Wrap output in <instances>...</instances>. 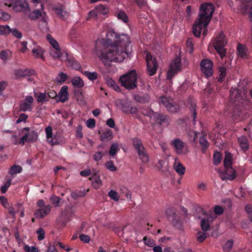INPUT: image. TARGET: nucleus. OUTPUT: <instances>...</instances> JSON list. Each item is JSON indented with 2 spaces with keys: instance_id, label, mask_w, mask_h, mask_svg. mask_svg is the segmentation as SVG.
<instances>
[{
  "instance_id": "obj_1",
  "label": "nucleus",
  "mask_w": 252,
  "mask_h": 252,
  "mask_svg": "<svg viewBox=\"0 0 252 252\" xmlns=\"http://www.w3.org/2000/svg\"><path fill=\"white\" fill-rule=\"evenodd\" d=\"M130 42L127 34L109 31L106 39L98 38L95 41L94 53L105 65L112 62H122L129 56Z\"/></svg>"
},
{
  "instance_id": "obj_2",
  "label": "nucleus",
  "mask_w": 252,
  "mask_h": 252,
  "mask_svg": "<svg viewBox=\"0 0 252 252\" xmlns=\"http://www.w3.org/2000/svg\"><path fill=\"white\" fill-rule=\"evenodd\" d=\"M215 7L210 3H204L201 5L199 18L197 19L192 27L193 33L196 37L200 36L203 28H206L209 24L214 12Z\"/></svg>"
},
{
  "instance_id": "obj_3",
  "label": "nucleus",
  "mask_w": 252,
  "mask_h": 252,
  "mask_svg": "<svg viewBox=\"0 0 252 252\" xmlns=\"http://www.w3.org/2000/svg\"><path fill=\"white\" fill-rule=\"evenodd\" d=\"M249 101L238 96L230 106L231 117L234 122L243 121L249 117Z\"/></svg>"
},
{
  "instance_id": "obj_4",
  "label": "nucleus",
  "mask_w": 252,
  "mask_h": 252,
  "mask_svg": "<svg viewBox=\"0 0 252 252\" xmlns=\"http://www.w3.org/2000/svg\"><path fill=\"white\" fill-rule=\"evenodd\" d=\"M120 81L122 86L128 90H133L137 86V75L135 70H131L121 76Z\"/></svg>"
},
{
  "instance_id": "obj_5",
  "label": "nucleus",
  "mask_w": 252,
  "mask_h": 252,
  "mask_svg": "<svg viewBox=\"0 0 252 252\" xmlns=\"http://www.w3.org/2000/svg\"><path fill=\"white\" fill-rule=\"evenodd\" d=\"M227 43L226 38L222 32H220L213 40L214 47L221 58L226 55L224 47Z\"/></svg>"
},
{
  "instance_id": "obj_6",
  "label": "nucleus",
  "mask_w": 252,
  "mask_h": 252,
  "mask_svg": "<svg viewBox=\"0 0 252 252\" xmlns=\"http://www.w3.org/2000/svg\"><path fill=\"white\" fill-rule=\"evenodd\" d=\"M117 107L126 114H134L137 112V108L133 106L132 101L128 99H118L116 101Z\"/></svg>"
},
{
  "instance_id": "obj_7",
  "label": "nucleus",
  "mask_w": 252,
  "mask_h": 252,
  "mask_svg": "<svg viewBox=\"0 0 252 252\" xmlns=\"http://www.w3.org/2000/svg\"><path fill=\"white\" fill-rule=\"evenodd\" d=\"M8 7H12L16 12H30V8L27 0H7L5 3Z\"/></svg>"
},
{
  "instance_id": "obj_8",
  "label": "nucleus",
  "mask_w": 252,
  "mask_h": 252,
  "mask_svg": "<svg viewBox=\"0 0 252 252\" xmlns=\"http://www.w3.org/2000/svg\"><path fill=\"white\" fill-rule=\"evenodd\" d=\"M159 101L160 105L164 106L169 112L176 113L180 109L179 105L169 97L162 96L159 98Z\"/></svg>"
},
{
  "instance_id": "obj_9",
  "label": "nucleus",
  "mask_w": 252,
  "mask_h": 252,
  "mask_svg": "<svg viewBox=\"0 0 252 252\" xmlns=\"http://www.w3.org/2000/svg\"><path fill=\"white\" fill-rule=\"evenodd\" d=\"M146 61L148 74L150 76L154 75L156 73L158 67L156 58L148 53L146 55Z\"/></svg>"
},
{
  "instance_id": "obj_10",
  "label": "nucleus",
  "mask_w": 252,
  "mask_h": 252,
  "mask_svg": "<svg viewBox=\"0 0 252 252\" xmlns=\"http://www.w3.org/2000/svg\"><path fill=\"white\" fill-rule=\"evenodd\" d=\"M181 69V59L179 57H177L170 63V67L167 72L166 79L171 80Z\"/></svg>"
},
{
  "instance_id": "obj_11",
  "label": "nucleus",
  "mask_w": 252,
  "mask_h": 252,
  "mask_svg": "<svg viewBox=\"0 0 252 252\" xmlns=\"http://www.w3.org/2000/svg\"><path fill=\"white\" fill-rule=\"evenodd\" d=\"M21 133H24L21 138V143L25 144L26 142H34L37 138V132L34 130L30 131V128L26 127L22 129Z\"/></svg>"
},
{
  "instance_id": "obj_12",
  "label": "nucleus",
  "mask_w": 252,
  "mask_h": 252,
  "mask_svg": "<svg viewBox=\"0 0 252 252\" xmlns=\"http://www.w3.org/2000/svg\"><path fill=\"white\" fill-rule=\"evenodd\" d=\"M213 63L209 59H203L200 63L201 71L206 77L211 76L213 73Z\"/></svg>"
},
{
  "instance_id": "obj_13",
  "label": "nucleus",
  "mask_w": 252,
  "mask_h": 252,
  "mask_svg": "<svg viewBox=\"0 0 252 252\" xmlns=\"http://www.w3.org/2000/svg\"><path fill=\"white\" fill-rule=\"evenodd\" d=\"M216 216L212 212H208V214L201 220L200 226L203 231H206L210 228V223L213 222L216 218Z\"/></svg>"
},
{
  "instance_id": "obj_14",
  "label": "nucleus",
  "mask_w": 252,
  "mask_h": 252,
  "mask_svg": "<svg viewBox=\"0 0 252 252\" xmlns=\"http://www.w3.org/2000/svg\"><path fill=\"white\" fill-rule=\"evenodd\" d=\"M170 145L173 147L175 153L178 155L184 154L186 143L179 138H175L171 141Z\"/></svg>"
},
{
  "instance_id": "obj_15",
  "label": "nucleus",
  "mask_w": 252,
  "mask_h": 252,
  "mask_svg": "<svg viewBox=\"0 0 252 252\" xmlns=\"http://www.w3.org/2000/svg\"><path fill=\"white\" fill-rule=\"evenodd\" d=\"M225 170L224 173L219 171L220 178L222 180H233L236 178V173L235 170L232 168L231 166L224 167Z\"/></svg>"
},
{
  "instance_id": "obj_16",
  "label": "nucleus",
  "mask_w": 252,
  "mask_h": 252,
  "mask_svg": "<svg viewBox=\"0 0 252 252\" xmlns=\"http://www.w3.org/2000/svg\"><path fill=\"white\" fill-rule=\"evenodd\" d=\"M166 215L169 219H172L173 224L177 228L181 229L182 228V224L180 220L176 218L175 211L173 208H169L165 212Z\"/></svg>"
},
{
  "instance_id": "obj_17",
  "label": "nucleus",
  "mask_w": 252,
  "mask_h": 252,
  "mask_svg": "<svg viewBox=\"0 0 252 252\" xmlns=\"http://www.w3.org/2000/svg\"><path fill=\"white\" fill-rule=\"evenodd\" d=\"M207 135V133L205 131H203L201 133L196 132L194 133V140L198 137L199 138V143L202 146V151L205 153L207 149L209 147V143L205 137Z\"/></svg>"
},
{
  "instance_id": "obj_18",
  "label": "nucleus",
  "mask_w": 252,
  "mask_h": 252,
  "mask_svg": "<svg viewBox=\"0 0 252 252\" xmlns=\"http://www.w3.org/2000/svg\"><path fill=\"white\" fill-rule=\"evenodd\" d=\"M52 207L50 205H47L45 207L40 208L34 212V216L37 219H43L47 216L51 212Z\"/></svg>"
},
{
  "instance_id": "obj_19",
  "label": "nucleus",
  "mask_w": 252,
  "mask_h": 252,
  "mask_svg": "<svg viewBox=\"0 0 252 252\" xmlns=\"http://www.w3.org/2000/svg\"><path fill=\"white\" fill-rule=\"evenodd\" d=\"M65 56L67 66L76 70L81 68L80 63L75 60L72 56L69 55L68 53H65Z\"/></svg>"
},
{
  "instance_id": "obj_20",
  "label": "nucleus",
  "mask_w": 252,
  "mask_h": 252,
  "mask_svg": "<svg viewBox=\"0 0 252 252\" xmlns=\"http://www.w3.org/2000/svg\"><path fill=\"white\" fill-rule=\"evenodd\" d=\"M33 102V98L32 96L30 95L26 96L24 101L20 104V110L24 112L27 110H31L32 108L31 106Z\"/></svg>"
},
{
  "instance_id": "obj_21",
  "label": "nucleus",
  "mask_w": 252,
  "mask_h": 252,
  "mask_svg": "<svg viewBox=\"0 0 252 252\" xmlns=\"http://www.w3.org/2000/svg\"><path fill=\"white\" fill-rule=\"evenodd\" d=\"M53 10L58 17L62 20H64L68 17V13L64 10V6L63 4L55 6Z\"/></svg>"
},
{
  "instance_id": "obj_22",
  "label": "nucleus",
  "mask_w": 252,
  "mask_h": 252,
  "mask_svg": "<svg viewBox=\"0 0 252 252\" xmlns=\"http://www.w3.org/2000/svg\"><path fill=\"white\" fill-rule=\"evenodd\" d=\"M73 214V211L71 208H66L64 211L62 212V223L64 226L71 220Z\"/></svg>"
},
{
  "instance_id": "obj_23",
  "label": "nucleus",
  "mask_w": 252,
  "mask_h": 252,
  "mask_svg": "<svg viewBox=\"0 0 252 252\" xmlns=\"http://www.w3.org/2000/svg\"><path fill=\"white\" fill-rule=\"evenodd\" d=\"M153 119L160 125L167 126L169 124L168 117L160 113L156 112Z\"/></svg>"
},
{
  "instance_id": "obj_24",
  "label": "nucleus",
  "mask_w": 252,
  "mask_h": 252,
  "mask_svg": "<svg viewBox=\"0 0 252 252\" xmlns=\"http://www.w3.org/2000/svg\"><path fill=\"white\" fill-rule=\"evenodd\" d=\"M135 151H136L139 158L142 162L146 163L149 161V155L144 146L140 148H138Z\"/></svg>"
},
{
  "instance_id": "obj_25",
  "label": "nucleus",
  "mask_w": 252,
  "mask_h": 252,
  "mask_svg": "<svg viewBox=\"0 0 252 252\" xmlns=\"http://www.w3.org/2000/svg\"><path fill=\"white\" fill-rule=\"evenodd\" d=\"M32 53L34 58L36 59L40 58L42 60H45V58L43 56L44 50L40 46H35L34 47L32 50Z\"/></svg>"
},
{
  "instance_id": "obj_26",
  "label": "nucleus",
  "mask_w": 252,
  "mask_h": 252,
  "mask_svg": "<svg viewBox=\"0 0 252 252\" xmlns=\"http://www.w3.org/2000/svg\"><path fill=\"white\" fill-rule=\"evenodd\" d=\"M188 107L190 112L191 118L192 119L193 124L195 123V119L196 117V103L192 100H189Z\"/></svg>"
},
{
  "instance_id": "obj_27",
  "label": "nucleus",
  "mask_w": 252,
  "mask_h": 252,
  "mask_svg": "<svg viewBox=\"0 0 252 252\" xmlns=\"http://www.w3.org/2000/svg\"><path fill=\"white\" fill-rule=\"evenodd\" d=\"M68 87L63 86L62 87L59 94V101L62 102H65L68 99Z\"/></svg>"
},
{
  "instance_id": "obj_28",
  "label": "nucleus",
  "mask_w": 252,
  "mask_h": 252,
  "mask_svg": "<svg viewBox=\"0 0 252 252\" xmlns=\"http://www.w3.org/2000/svg\"><path fill=\"white\" fill-rule=\"evenodd\" d=\"M204 94L205 97H211L212 99L216 95V92L210 83H208L207 87L204 90Z\"/></svg>"
},
{
  "instance_id": "obj_29",
  "label": "nucleus",
  "mask_w": 252,
  "mask_h": 252,
  "mask_svg": "<svg viewBox=\"0 0 252 252\" xmlns=\"http://www.w3.org/2000/svg\"><path fill=\"white\" fill-rule=\"evenodd\" d=\"M89 180L92 181L93 187L96 189H99L102 185V182L99 176L96 174L90 177Z\"/></svg>"
},
{
  "instance_id": "obj_30",
  "label": "nucleus",
  "mask_w": 252,
  "mask_h": 252,
  "mask_svg": "<svg viewBox=\"0 0 252 252\" xmlns=\"http://www.w3.org/2000/svg\"><path fill=\"white\" fill-rule=\"evenodd\" d=\"M173 167L176 172L180 176L185 174L186 168L177 158L175 160Z\"/></svg>"
},
{
  "instance_id": "obj_31",
  "label": "nucleus",
  "mask_w": 252,
  "mask_h": 252,
  "mask_svg": "<svg viewBox=\"0 0 252 252\" xmlns=\"http://www.w3.org/2000/svg\"><path fill=\"white\" fill-rule=\"evenodd\" d=\"M22 170L23 168L21 166L14 164L10 167L8 170V173L11 176V179H13L17 174L21 173Z\"/></svg>"
},
{
  "instance_id": "obj_32",
  "label": "nucleus",
  "mask_w": 252,
  "mask_h": 252,
  "mask_svg": "<svg viewBox=\"0 0 252 252\" xmlns=\"http://www.w3.org/2000/svg\"><path fill=\"white\" fill-rule=\"evenodd\" d=\"M237 52L239 57L246 59L248 58L247 48L246 46L242 44H238L237 46Z\"/></svg>"
},
{
  "instance_id": "obj_33",
  "label": "nucleus",
  "mask_w": 252,
  "mask_h": 252,
  "mask_svg": "<svg viewBox=\"0 0 252 252\" xmlns=\"http://www.w3.org/2000/svg\"><path fill=\"white\" fill-rule=\"evenodd\" d=\"M238 141L241 148L243 151H246L249 149V142L246 136H240L238 138Z\"/></svg>"
},
{
  "instance_id": "obj_34",
  "label": "nucleus",
  "mask_w": 252,
  "mask_h": 252,
  "mask_svg": "<svg viewBox=\"0 0 252 252\" xmlns=\"http://www.w3.org/2000/svg\"><path fill=\"white\" fill-rule=\"evenodd\" d=\"M250 6L251 7L249 12V19L252 22V0H247V1H243L242 3L241 7L246 11L249 9Z\"/></svg>"
},
{
  "instance_id": "obj_35",
  "label": "nucleus",
  "mask_w": 252,
  "mask_h": 252,
  "mask_svg": "<svg viewBox=\"0 0 252 252\" xmlns=\"http://www.w3.org/2000/svg\"><path fill=\"white\" fill-rule=\"evenodd\" d=\"M45 133L48 142L51 145L53 146L57 144L53 139V129L51 126H48L45 128Z\"/></svg>"
},
{
  "instance_id": "obj_36",
  "label": "nucleus",
  "mask_w": 252,
  "mask_h": 252,
  "mask_svg": "<svg viewBox=\"0 0 252 252\" xmlns=\"http://www.w3.org/2000/svg\"><path fill=\"white\" fill-rule=\"evenodd\" d=\"M71 83L74 87L81 89L84 86L83 80L78 76L74 77L71 80Z\"/></svg>"
},
{
  "instance_id": "obj_37",
  "label": "nucleus",
  "mask_w": 252,
  "mask_h": 252,
  "mask_svg": "<svg viewBox=\"0 0 252 252\" xmlns=\"http://www.w3.org/2000/svg\"><path fill=\"white\" fill-rule=\"evenodd\" d=\"M12 54V52L10 50H2L0 52V59L5 63L11 57Z\"/></svg>"
},
{
  "instance_id": "obj_38",
  "label": "nucleus",
  "mask_w": 252,
  "mask_h": 252,
  "mask_svg": "<svg viewBox=\"0 0 252 252\" xmlns=\"http://www.w3.org/2000/svg\"><path fill=\"white\" fill-rule=\"evenodd\" d=\"M25 14L28 15L29 18L32 20H35L41 16V12L39 9H36L32 12H31L30 10V12L26 11Z\"/></svg>"
},
{
  "instance_id": "obj_39",
  "label": "nucleus",
  "mask_w": 252,
  "mask_h": 252,
  "mask_svg": "<svg viewBox=\"0 0 252 252\" xmlns=\"http://www.w3.org/2000/svg\"><path fill=\"white\" fill-rule=\"evenodd\" d=\"M135 100L139 103H146L149 102L150 96L147 94H143L142 95H135L134 96Z\"/></svg>"
},
{
  "instance_id": "obj_40",
  "label": "nucleus",
  "mask_w": 252,
  "mask_h": 252,
  "mask_svg": "<svg viewBox=\"0 0 252 252\" xmlns=\"http://www.w3.org/2000/svg\"><path fill=\"white\" fill-rule=\"evenodd\" d=\"M219 77L218 78L217 82L221 83L223 82L226 74V67L221 66L219 67Z\"/></svg>"
},
{
  "instance_id": "obj_41",
  "label": "nucleus",
  "mask_w": 252,
  "mask_h": 252,
  "mask_svg": "<svg viewBox=\"0 0 252 252\" xmlns=\"http://www.w3.org/2000/svg\"><path fill=\"white\" fill-rule=\"evenodd\" d=\"M116 17L119 20H121L124 23L127 24L128 22V18L124 10H119L117 12Z\"/></svg>"
},
{
  "instance_id": "obj_42",
  "label": "nucleus",
  "mask_w": 252,
  "mask_h": 252,
  "mask_svg": "<svg viewBox=\"0 0 252 252\" xmlns=\"http://www.w3.org/2000/svg\"><path fill=\"white\" fill-rule=\"evenodd\" d=\"M61 200L62 199L60 197L54 194L52 195L50 198V201L55 207H59L62 205Z\"/></svg>"
},
{
  "instance_id": "obj_43",
  "label": "nucleus",
  "mask_w": 252,
  "mask_h": 252,
  "mask_svg": "<svg viewBox=\"0 0 252 252\" xmlns=\"http://www.w3.org/2000/svg\"><path fill=\"white\" fill-rule=\"evenodd\" d=\"M232 163V155L229 153L226 152L225 153V158L223 160V164L224 167H228L231 166Z\"/></svg>"
},
{
  "instance_id": "obj_44",
  "label": "nucleus",
  "mask_w": 252,
  "mask_h": 252,
  "mask_svg": "<svg viewBox=\"0 0 252 252\" xmlns=\"http://www.w3.org/2000/svg\"><path fill=\"white\" fill-rule=\"evenodd\" d=\"M47 39L54 49H58L60 47L58 42L50 34L47 35Z\"/></svg>"
},
{
  "instance_id": "obj_45",
  "label": "nucleus",
  "mask_w": 252,
  "mask_h": 252,
  "mask_svg": "<svg viewBox=\"0 0 252 252\" xmlns=\"http://www.w3.org/2000/svg\"><path fill=\"white\" fill-rule=\"evenodd\" d=\"M113 137V133L111 130L108 129L104 131L101 135V140L103 141L104 140H108L111 139Z\"/></svg>"
},
{
  "instance_id": "obj_46",
  "label": "nucleus",
  "mask_w": 252,
  "mask_h": 252,
  "mask_svg": "<svg viewBox=\"0 0 252 252\" xmlns=\"http://www.w3.org/2000/svg\"><path fill=\"white\" fill-rule=\"evenodd\" d=\"M35 96L37 97V101L39 103H43L49 100L46 93H40L38 95L35 94Z\"/></svg>"
},
{
  "instance_id": "obj_47",
  "label": "nucleus",
  "mask_w": 252,
  "mask_h": 252,
  "mask_svg": "<svg viewBox=\"0 0 252 252\" xmlns=\"http://www.w3.org/2000/svg\"><path fill=\"white\" fill-rule=\"evenodd\" d=\"M82 73L91 81H94L96 79L97 77V73L96 72H91L86 71L83 72Z\"/></svg>"
},
{
  "instance_id": "obj_48",
  "label": "nucleus",
  "mask_w": 252,
  "mask_h": 252,
  "mask_svg": "<svg viewBox=\"0 0 252 252\" xmlns=\"http://www.w3.org/2000/svg\"><path fill=\"white\" fill-rule=\"evenodd\" d=\"M132 142L133 147L135 150L144 146L142 141L138 138H133L132 139Z\"/></svg>"
},
{
  "instance_id": "obj_49",
  "label": "nucleus",
  "mask_w": 252,
  "mask_h": 252,
  "mask_svg": "<svg viewBox=\"0 0 252 252\" xmlns=\"http://www.w3.org/2000/svg\"><path fill=\"white\" fill-rule=\"evenodd\" d=\"M222 157L220 153L219 152H216L213 156V163L215 165H218L221 161Z\"/></svg>"
},
{
  "instance_id": "obj_50",
  "label": "nucleus",
  "mask_w": 252,
  "mask_h": 252,
  "mask_svg": "<svg viewBox=\"0 0 252 252\" xmlns=\"http://www.w3.org/2000/svg\"><path fill=\"white\" fill-rule=\"evenodd\" d=\"M95 8L98 14L105 15L109 12L108 9L103 5H99Z\"/></svg>"
},
{
  "instance_id": "obj_51",
  "label": "nucleus",
  "mask_w": 252,
  "mask_h": 252,
  "mask_svg": "<svg viewBox=\"0 0 252 252\" xmlns=\"http://www.w3.org/2000/svg\"><path fill=\"white\" fill-rule=\"evenodd\" d=\"M143 241L144 244L149 247H153L156 245L155 241L153 239L147 237V236L144 237Z\"/></svg>"
},
{
  "instance_id": "obj_52",
  "label": "nucleus",
  "mask_w": 252,
  "mask_h": 252,
  "mask_svg": "<svg viewBox=\"0 0 252 252\" xmlns=\"http://www.w3.org/2000/svg\"><path fill=\"white\" fill-rule=\"evenodd\" d=\"M207 238V235L204 231H199L196 234V240L199 243L203 242Z\"/></svg>"
},
{
  "instance_id": "obj_53",
  "label": "nucleus",
  "mask_w": 252,
  "mask_h": 252,
  "mask_svg": "<svg viewBox=\"0 0 252 252\" xmlns=\"http://www.w3.org/2000/svg\"><path fill=\"white\" fill-rule=\"evenodd\" d=\"M10 33V28L9 26L0 25V34L3 35H8Z\"/></svg>"
},
{
  "instance_id": "obj_54",
  "label": "nucleus",
  "mask_w": 252,
  "mask_h": 252,
  "mask_svg": "<svg viewBox=\"0 0 252 252\" xmlns=\"http://www.w3.org/2000/svg\"><path fill=\"white\" fill-rule=\"evenodd\" d=\"M156 113V112H154V111L150 108L144 109L142 111V113L144 115L149 117L151 119H153Z\"/></svg>"
},
{
  "instance_id": "obj_55",
  "label": "nucleus",
  "mask_w": 252,
  "mask_h": 252,
  "mask_svg": "<svg viewBox=\"0 0 252 252\" xmlns=\"http://www.w3.org/2000/svg\"><path fill=\"white\" fill-rule=\"evenodd\" d=\"M51 55L54 58H60L61 56L60 47L58 49H54L50 51Z\"/></svg>"
},
{
  "instance_id": "obj_56",
  "label": "nucleus",
  "mask_w": 252,
  "mask_h": 252,
  "mask_svg": "<svg viewBox=\"0 0 252 252\" xmlns=\"http://www.w3.org/2000/svg\"><path fill=\"white\" fill-rule=\"evenodd\" d=\"M233 245V241L232 240H228L223 246V250L224 252H229Z\"/></svg>"
},
{
  "instance_id": "obj_57",
  "label": "nucleus",
  "mask_w": 252,
  "mask_h": 252,
  "mask_svg": "<svg viewBox=\"0 0 252 252\" xmlns=\"http://www.w3.org/2000/svg\"><path fill=\"white\" fill-rule=\"evenodd\" d=\"M108 196L114 201H117L119 199L118 193L114 190H111L108 193Z\"/></svg>"
},
{
  "instance_id": "obj_58",
  "label": "nucleus",
  "mask_w": 252,
  "mask_h": 252,
  "mask_svg": "<svg viewBox=\"0 0 252 252\" xmlns=\"http://www.w3.org/2000/svg\"><path fill=\"white\" fill-rule=\"evenodd\" d=\"M10 33H12V35L15 37H16L18 39H20L22 37V33L21 32L19 31L17 29H11L10 28Z\"/></svg>"
},
{
  "instance_id": "obj_59",
  "label": "nucleus",
  "mask_w": 252,
  "mask_h": 252,
  "mask_svg": "<svg viewBox=\"0 0 252 252\" xmlns=\"http://www.w3.org/2000/svg\"><path fill=\"white\" fill-rule=\"evenodd\" d=\"M12 183V179H8L4 185L1 187V192L2 193H5L7 189L10 186Z\"/></svg>"
},
{
  "instance_id": "obj_60",
  "label": "nucleus",
  "mask_w": 252,
  "mask_h": 252,
  "mask_svg": "<svg viewBox=\"0 0 252 252\" xmlns=\"http://www.w3.org/2000/svg\"><path fill=\"white\" fill-rule=\"evenodd\" d=\"M245 210L248 214V217L252 222V206L248 204L245 207Z\"/></svg>"
},
{
  "instance_id": "obj_61",
  "label": "nucleus",
  "mask_w": 252,
  "mask_h": 252,
  "mask_svg": "<svg viewBox=\"0 0 252 252\" xmlns=\"http://www.w3.org/2000/svg\"><path fill=\"white\" fill-rule=\"evenodd\" d=\"M118 150V146L117 144H113L110 148L109 155L111 156H114Z\"/></svg>"
},
{
  "instance_id": "obj_62",
  "label": "nucleus",
  "mask_w": 252,
  "mask_h": 252,
  "mask_svg": "<svg viewBox=\"0 0 252 252\" xmlns=\"http://www.w3.org/2000/svg\"><path fill=\"white\" fill-rule=\"evenodd\" d=\"M36 233L38 235V240H42L45 238V231L42 228H38L36 231Z\"/></svg>"
},
{
  "instance_id": "obj_63",
  "label": "nucleus",
  "mask_w": 252,
  "mask_h": 252,
  "mask_svg": "<svg viewBox=\"0 0 252 252\" xmlns=\"http://www.w3.org/2000/svg\"><path fill=\"white\" fill-rule=\"evenodd\" d=\"M75 95L77 100L79 101H82L83 100L82 92L79 89H76L74 91Z\"/></svg>"
},
{
  "instance_id": "obj_64",
  "label": "nucleus",
  "mask_w": 252,
  "mask_h": 252,
  "mask_svg": "<svg viewBox=\"0 0 252 252\" xmlns=\"http://www.w3.org/2000/svg\"><path fill=\"white\" fill-rule=\"evenodd\" d=\"M214 211L215 215L219 216L223 213L224 210L221 206L216 205L214 207Z\"/></svg>"
}]
</instances>
